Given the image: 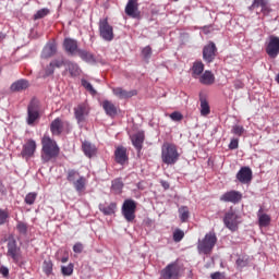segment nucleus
Here are the masks:
<instances>
[{
  "label": "nucleus",
  "mask_w": 279,
  "mask_h": 279,
  "mask_svg": "<svg viewBox=\"0 0 279 279\" xmlns=\"http://www.w3.org/2000/svg\"><path fill=\"white\" fill-rule=\"evenodd\" d=\"M180 160L178 146L173 143L165 142L161 146V161L163 165L173 166Z\"/></svg>",
  "instance_id": "f257e3e1"
},
{
  "label": "nucleus",
  "mask_w": 279,
  "mask_h": 279,
  "mask_svg": "<svg viewBox=\"0 0 279 279\" xmlns=\"http://www.w3.org/2000/svg\"><path fill=\"white\" fill-rule=\"evenodd\" d=\"M217 245V234L210 231L205 234L204 239L198 240L197 242V252L198 254H204V256H210L213 250Z\"/></svg>",
  "instance_id": "f03ea898"
},
{
  "label": "nucleus",
  "mask_w": 279,
  "mask_h": 279,
  "mask_svg": "<svg viewBox=\"0 0 279 279\" xmlns=\"http://www.w3.org/2000/svg\"><path fill=\"white\" fill-rule=\"evenodd\" d=\"M43 151L41 156L44 162H49L51 158H56L58 154H60V148H58V144L53 142L50 137H44L43 141Z\"/></svg>",
  "instance_id": "7ed1b4c3"
},
{
  "label": "nucleus",
  "mask_w": 279,
  "mask_h": 279,
  "mask_svg": "<svg viewBox=\"0 0 279 279\" xmlns=\"http://www.w3.org/2000/svg\"><path fill=\"white\" fill-rule=\"evenodd\" d=\"M223 223L228 230L231 232H236L239 230V225L241 223V216L234 210L230 208L223 217Z\"/></svg>",
  "instance_id": "20e7f679"
},
{
  "label": "nucleus",
  "mask_w": 279,
  "mask_h": 279,
  "mask_svg": "<svg viewBox=\"0 0 279 279\" xmlns=\"http://www.w3.org/2000/svg\"><path fill=\"white\" fill-rule=\"evenodd\" d=\"M40 119V107L38 105V100L33 99L27 107V125H34L36 121Z\"/></svg>",
  "instance_id": "39448f33"
},
{
  "label": "nucleus",
  "mask_w": 279,
  "mask_h": 279,
  "mask_svg": "<svg viewBox=\"0 0 279 279\" xmlns=\"http://www.w3.org/2000/svg\"><path fill=\"white\" fill-rule=\"evenodd\" d=\"M122 215L124 219L132 223L136 219V203L134 199H125L122 205Z\"/></svg>",
  "instance_id": "423d86ee"
},
{
  "label": "nucleus",
  "mask_w": 279,
  "mask_h": 279,
  "mask_svg": "<svg viewBox=\"0 0 279 279\" xmlns=\"http://www.w3.org/2000/svg\"><path fill=\"white\" fill-rule=\"evenodd\" d=\"M162 279L180 278V265L178 262L168 264L160 272Z\"/></svg>",
  "instance_id": "0eeeda50"
},
{
  "label": "nucleus",
  "mask_w": 279,
  "mask_h": 279,
  "mask_svg": "<svg viewBox=\"0 0 279 279\" xmlns=\"http://www.w3.org/2000/svg\"><path fill=\"white\" fill-rule=\"evenodd\" d=\"M36 141L34 140H26V142L22 146V151L20 154L21 158L24 160H31V158H34L36 154Z\"/></svg>",
  "instance_id": "6e6552de"
},
{
  "label": "nucleus",
  "mask_w": 279,
  "mask_h": 279,
  "mask_svg": "<svg viewBox=\"0 0 279 279\" xmlns=\"http://www.w3.org/2000/svg\"><path fill=\"white\" fill-rule=\"evenodd\" d=\"M256 8H260V12L264 14V16H269V14L272 12L269 0H253L252 4L248 7V10L250 12H254Z\"/></svg>",
  "instance_id": "1a4fd4ad"
},
{
  "label": "nucleus",
  "mask_w": 279,
  "mask_h": 279,
  "mask_svg": "<svg viewBox=\"0 0 279 279\" xmlns=\"http://www.w3.org/2000/svg\"><path fill=\"white\" fill-rule=\"evenodd\" d=\"M7 247V255L10 256L14 263H19V260H21V247L16 245V240H14V238L9 239Z\"/></svg>",
  "instance_id": "9d476101"
},
{
  "label": "nucleus",
  "mask_w": 279,
  "mask_h": 279,
  "mask_svg": "<svg viewBox=\"0 0 279 279\" xmlns=\"http://www.w3.org/2000/svg\"><path fill=\"white\" fill-rule=\"evenodd\" d=\"M266 53L269 58L276 59L279 54V37L271 35L266 46Z\"/></svg>",
  "instance_id": "9b49d317"
},
{
  "label": "nucleus",
  "mask_w": 279,
  "mask_h": 279,
  "mask_svg": "<svg viewBox=\"0 0 279 279\" xmlns=\"http://www.w3.org/2000/svg\"><path fill=\"white\" fill-rule=\"evenodd\" d=\"M89 112L90 109L88 108L87 104H80L77 107L74 108V117L78 125H82V123L86 121V118L88 117Z\"/></svg>",
  "instance_id": "f8f14e48"
},
{
  "label": "nucleus",
  "mask_w": 279,
  "mask_h": 279,
  "mask_svg": "<svg viewBox=\"0 0 279 279\" xmlns=\"http://www.w3.org/2000/svg\"><path fill=\"white\" fill-rule=\"evenodd\" d=\"M243 199V194L239 191H229L220 196V202L239 204Z\"/></svg>",
  "instance_id": "ddd939ff"
},
{
  "label": "nucleus",
  "mask_w": 279,
  "mask_h": 279,
  "mask_svg": "<svg viewBox=\"0 0 279 279\" xmlns=\"http://www.w3.org/2000/svg\"><path fill=\"white\" fill-rule=\"evenodd\" d=\"M217 57V46L215 43H210L209 45L205 46L203 48V60L207 62V64H210Z\"/></svg>",
  "instance_id": "4468645a"
},
{
  "label": "nucleus",
  "mask_w": 279,
  "mask_h": 279,
  "mask_svg": "<svg viewBox=\"0 0 279 279\" xmlns=\"http://www.w3.org/2000/svg\"><path fill=\"white\" fill-rule=\"evenodd\" d=\"M124 12L126 16H131V19H138L141 16V11H138V0H129Z\"/></svg>",
  "instance_id": "2eb2a0df"
},
{
  "label": "nucleus",
  "mask_w": 279,
  "mask_h": 279,
  "mask_svg": "<svg viewBox=\"0 0 279 279\" xmlns=\"http://www.w3.org/2000/svg\"><path fill=\"white\" fill-rule=\"evenodd\" d=\"M63 48L69 56H77L80 48L77 47V40L73 38H65L63 41Z\"/></svg>",
  "instance_id": "dca6fc26"
},
{
  "label": "nucleus",
  "mask_w": 279,
  "mask_h": 279,
  "mask_svg": "<svg viewBox=\"0 0 279 279\" xmlns=\"http://www.w3.org/2000/svg\"><path fill=\"white\" fill-rule=\"evenodd\" d=\"M236 180L241 184H250L252 182V169L250 167H242L236 173Z\"/></svg>",
  "instance_id": "f3484780"
},
{
  "label": "nucleus",
  "mask_w": 279,
  "mask_h": 279,
  "mask_svg": "<svg viewBox=\"0 0 279 279\" xmlns=\"http://www.w3.org/2000/svg\"><path fill=\"white\" fill-rule=\"evenodd\" d=\"M198 77L199 83L204 86H213L215 84V74L210 70H206Z\"/></svg>",
  "instance_id": "a211bd4d"
},
{
  "label": "nucleus",
  "mask_w": 279,
  "mask_h": 279,
  "mask_svg": "<svg viewBox=\"0 0 279 279\" xmlns=\"http://www.w3.org/2000/svg\"><path fill=\"white\" fill-rule=\"evenodd\" d=\"M132 144L137 151L143 149V143H145V132L141 131L131 137Z\"/></svg>",
  "instance_id": "6ab92c4d"
},
{
  "label": "nucleus",
  "mask_w": 279,
  "mask_h": 279,
  "mask_svg": "<svg viewBox=\"0 0 279 279\" xmlns=\"http://www.w3.org/2000/svg\"><path fill=\"white\" fill-rule=\"evenodd\" d=\"M76 56H78L83 62H87V64H95L97 62L95 54L88 50L80 49Z\"/></svg>",
  "instance_id": "aec40b11"
},
{
  "label": "nucleus",
  "mask_w": 279,
  "mask_h": 279,
  "mask_svg": "<svg viewBox=\"0 0 279 279\" xmlns=\"http://www.w3.org/2000/svg\"><path fill=\"white\" fill-rule=\"evenodd\" d=\"M29 88V82L27 80H19L10 86L11 93H21Z\"/></svg>",
  "instance_id": "412c9836"
},
{
  "label": "nucleus",
  "mask_w": 279,
  "mask_h": 279,
  "mask_svg": "<svg viewBox=\"0 0 279 279\" xmlns=\"http://www.w3.org/2000/svg\"><path fill=\"white\" fill-rule=\"evenodd\" d=\"M113 94L116 95V97H119V99H130V97L136 96L137 92L136 89H132L128 92L121 87H118L113 89Z\"/></svg>",
  "instance_id": "4be33fe9"
},
{
  "label": "nucleus",
  "mask_w": 279,
  "mask_h": 279,
  "mask_svg": "<svg viewBox=\"0 0 279 279\" xmlns=\"http://www.w3.org/2000/svg\"><path fill=\"white\" fill-rule=\"evenodd\" d=\"M58 52V46L54 43H48L41 52V58H53V54Z\"/></svg>",
  "instance_id": "5701e85b"
},
{
  "label": "nucleus",
  "mask_w": 279,
  "mask_h": 279,
  "mask_svg": "<svg viewBox=\"0 0 279 279\" xmlns=\"http://www.w3.org/2000/svg\"><path fill=\"white\" fill-rule=\"evenodd\" d=\"M63 129L64 122L60 118H57L51 122L50 130L54 136H60Z\"/></svg>",
  "instance_id": "b1692460"
},
{
  "label": "nucleus",
  "mask_w": 279,
  "mask_h": 279,
  "mask_svg": "<svg viewBox=\"0 0 279 279\" xmlns=\"http://www.w3.org/2000/svg\"><path fill=\"white\" fill-rule=\"evenodd\" d=\"M65 71H68L71 77H77L82 73L80 65L73 61H65Z\"/></svg>",
  "instance_id": "393cba45"
},
{
  "label": "nucleus",
  "mask_w": 279,
  "mask_h": 279,
  "mask_svg": "<svg viewBox=\"0 0 279 279\" xmlns=\"http://www.w3.org/2000/svg\"><path fill=\"white\" fill-rule=\"evenodd\" d=\"M114 156L116 162H118V165H125V162H128V150L125 147H118Z\"/></svg>",
  "instance_id": "a878e982"
},
{
  "label": "nucleus",
  "mask_w": 279,
  "mask_h": 279,
  "mask_svg": "<svg viewBox=\"0 0 279 279\" xmlns=\"http://www.w3.org/2000/svg\"><path fill=\"white\" fill-rule=\"evenodd\" d=\"M204 73V63L202 61H196L192 65V77L197 80Z\"/></svg>",
  "instance_id": "bb28decb"
},
{
  "label": "nucleus",
  "mask_w": 279,
  "mask_h": 279,
  "mask_svg": "<svg viewBox=\"0 0 279 279\" xmlns=\"http://www.w3.org/2000/svg\"><path fill=\"white\" fill-rule=\"evenodd\" d=\"M260 213H263V208H260L257 213L258 223L260 228H267V226L271 223V217H269V215L267 214H260Z\"/></svg>",
  "instance_id": "cd10ccee"
},
{
  "label": "nucleus",
  "mask_w": 279,
  "mask_h": 279,
  "mask_svg": "<svg viewBox=\"0 0 279 279\" xmlns=\"http://www.w3.org/2000/svg\"><path fill=\"white\" fill-rule=\"evenodd\" d=\"M82 148L87 158H93V155L97 151L95 145L90 144V142H84Z\"/></svg>",
  "instance_id": "c85d7f7f"
},
{
  "label": "nucleus",
  "mask_w": 279,
  "mask_h": 279,
  "mask_svg": "<svg viewBox=\"0 0 279 279\" xmlns=\"http://www.w3.org/2000/svg\"><path fill=\"white\" fill-rule=\"evenodd\" d=\"M119 112V108H117V106H114V104L110 102V101H106V114H108V117H111V119H114V117H117Z\"/></svg>",
  "instance_id": "c756f323"
},
{
  "label": "nucleus",
  "mask_w": 279,
  "mask_h": 279,
  "mask_svg": "<svg viewBox=\"0 0 279 279\" xmlns=\"http://www.w3.org/2000/svg\"><path fill=\"white\" fill-rule=\"evenodd\" d=\"M189 217H191V213L189 211L187 206H181L179 208V218L182 223H186L189 221Z\"/></svg>",
  "instance_id": "7c9ffc66"
},
{
  "label": "nucleus",
  "mask_w": 279,
  "mask_h": 279,
  "mask_svg": "<svg viewBox=\"0 0 279 279\" xmlns=\"http://www.w3.org/2000/svg\"><path fill=\"white\" fill-rule=\"evenodd\" d=\"M238 269H243L250 265V256L247 255H240L235 262Z\"/></svg>",
  "instance_id": "2f4dec72"
},
{
  "label": "nucleus",
  "mask_w": 279,
  "mask_h": 279,
  "mask_svg": "<svg viewBox=\"0 0 279 279\" xmlns=\"http://www.w3.org/2000/svg\"><path fill=\"white\" fill-rule=\"evenodd\" d=\"M201 114L202 117H208V114H210V106L206 98H201Z\"/></svg>",
  "instance_id": "473e14b6"
},
{
  "label": "nucleus",
  "mask_w": 279,
  "mask_h": 279,
  "mask_svg": "<svg viewBox=\"0 0 279 279\" xmlns=\"http://www.w3.org/2000/svg\"><path fill=\"white\" fill-rule=\"evenodd\" d=\"M73 186L77 193H82L84 189H86V178L80 177L75 183H73Z\"/></svg>",
  "instance_id": "72a5a7b5"
},
{
  "label": "nucleus",
  "mask_w": 279,
  "mask_h": 279,
  "mask_svg": "<svg viewBox=\"0 0 279 279\" xmlns=\"http://www.w3.org/2000/svg\"><path fill=\"white\" fill-rule=\"evenodd\" d=\"M111 190L119 195L123 191V181H121V179H114L112 181Z\"/></svg>",
  "instance_id": "f704fd0d"
},
{
  "label": "nucleus",
  "mask_w": 279,
  "mask_h": 279,
  "mask_svg": "<svg viewBox=\"0 0 279 279\" xmlns=\"http://www.w3.org/2000/svg\"><path fill=\"white\" fill-rule=\"evenodd\" d=\"M43 271L46 276H51L53 272V263H51V260H44Z\"/></svg>",
  "instance_id": "c9c22d12"
},
{
  "label": "nucleus",
  "mask_w": 279,
  "mask_h": 279,
  "mask_svg": "<svg viewBox=\"0 0 279 279\" xmlns=\"http://www.w3.org/2000/svg\"><path fill=\"white\" fill-rule=\"evenodd\" d=\"M36 197H38V193L31 192V193L26 194L24 202L28 206H33V204L36 202Z\"/></svg>",
  "instance_id": "e433bc0d"
},
{
  "label": "nucleus",
  "mask_w": 279,
  "mask_h": 279,
  "mask_svg": "<svg viewBox=\"0 0 279 279\" xmlns=\"http://www.w3.org/2000/svg\"><path fill=\"white\" fill-rule=\"evenodd\" d=\"M80 178H82V175H80V172L75 171V170H70L68 172V181L75 183Z\"/></svg>",
  "instance_id": "4c0bfd02"
},
{
  "label": "nucleus",
  "mask_w": 279,
  "mask_h": 279,
  "mask_svg": "<svg viewBox=\"0 0 279 279\" xmlns=\"http://www.w3.org/2000/svg\"><path fill=\"white\" fill-rule=\"evenodd\" d=\"M49 9L47 8H44V9H40L38 10L35 14H34V19L35 21H38L40 19H45V16L49 15Z\"/></svg>",
  "instance_id": "58836bf2"
},
{
  "label": "nucleus",
  "mask_w": 279,
  "mask_h": 279,
  "mask_svg": "<svg viewBox=\"0 0 279 279\" xmlns=\"http://www.w3.org/2000/svg\"><path fill=\"white\" fill-rule=\"evenodd\" d=\"M82 86H84L90 95H97V90H95V87H93V84L90 82L86 81V78H83L81 81Z\"/></svg>",
  "instance_id": "ea45409f"
},
{
  "label": "nucleus",
  "mask_w": 279,
  "mask_h": 279,
  "mask_svg": "<svg viewBox=\"0 0 279 279\" xmlns=\"http://www.w3.org/2000/svg\"><path fill=\"white\" fill-rule=\"evenodd\" d=\"M56 71L54 65L50 62L45 69H44V75L43 77H49L50 75H53Z\"/></svg>",
  "instance_id": "a19ab883"
},
{
  "label": "nucleus",
  "mask_w": 279,
  "mask_h": 279,
  "mask_svg": "<svg viewBox=\"0 0 279 279\" xmlns=\"http://www.w3.org/2000/svg\"><path fill=\"white\" fill-rule=\"evenodd\" d=\"M184 239V232L181 229H175L173 232V241L174 243H180Z\"/></svg>",
  "instance_id": "79ce46f5"
},
{
  "label": "nucleus",
  "mask_w": 279,
  "mask_h": 279,
  "mask_svg": "<svg viewBox=\"0 0 279 279\" xmlns=\"http://www.w3.org/2000/svg\"><path fill=\"white\" fill-rule=\"evenodd\" d=\"M231 132L232 134H235V136H242L243 132H245V129L243 128V125L235 124L232 126Z\"/></svg>",
  "instance_id": "37998d69"
},
{
  "label": "nucleus",
  "mask_w": 279,
  "mask_h": 279,
  "mask_svg": "<svg viewBox=\"0 0 279 279\" xmlns=\"http://www.w3.org/2000/svg\"><path fill=\"white\" fill-rule=\"evenodd\" d=\"M61 272L63 276H73V264L61 267Z\"/></svg>",
  "instance_id": "c03bdc74"
},
{
  "label": "nucleus",
  "mask_w": 279,
  "mask_h": 279,
  "mask_svg": "<svg viewBox=\"0 0 279 279\" xmlns=\"http://www.w3.org/2000/svg\"><path fill=\"white\" fill-rule=\"evenodd\" d=\"M16 230L20 232V234H27V223L17 221Z\"/></svg>",
  "instance_id": "a18cd8bd"
},
{
  "label": "nucleus",
  "mask_w": 279,
  "mask_h": 279,
  "mask_svg": "<svg viewBox=\"0 0 279 279\" xmlns=\"http://www.w3.org/2000/svg\"><path fill=\"white\" fill-rule=\"evenodd\" d=\"M114 39V33L112 31V26L106 24V40L110 41Z\"/></svg>",
  "instance_id": "49530a36"
},
{
  "label": "nucleus",
  "mask_w": 279,
  "mask_h": 279,
  "mask_svg": "<svg viewBox=\"0 0 279 279\" xmlns=\"http://www.w3.org/2000/svg\"><path fill=\"white\" fill-rule=\"evenodd\" d=\"M51 63L54 69H62V66H65L66 61H64V59H54Z\"/></svg>",
  "instance_id": "de8ad7c7"
},
{
  "label": "nucleus",
  "mask_w": 279,
  "mask_h": 279,
  "mask_svg": "<svg viewBox=\"0 0 279 279\" xmlns=\"http://www.w3.org/2000/svg\"><path fill=\"white\" fill-rule=\"evenodd\" d=\"M142 56L144 60H149L151 58V46H146L142 49Z\"/></svg>",
  "instance_id": "09e8293b"
},
{
  "label": "nucleus",
  "mask_w": 279,
  "mask_h": 279,
  "mask_svg": "<svg viewBox=\"0 0 279 279\" xmlns=\"http://www.w3.org/2000/svg\"><path fill=\"white\" fill-rule=\"evenodd\" d=\"M9 217L10 214H8V211L0 209V226H3L8 221Z\"/></svg>",
  "instance_id": "8fccbe9b"
},
{
  "label": "nucleus",
  "mask_w": 279,
  "mask_h": 279,
  "mask_svg": "<svg viewBox=\"0 0 279 279\" xmlns=\"http://www.w3.org/2000/svg\"><path fill=\"white\" fill-rule=\"evenodd\" d=\"M99 32H100L101 38L106 40V20H100Z\"/></svg>",
  "instance_id": "3c124183"
},
{
  "label": "nucleus",
  "mask_w": 279,
  "mask_h": 279,
  "mask_svg": "<svg viewBox=\"0 0 279 279\" xmlns=\"http://www.w3.org/2000/svg\"><path fill=\"white\" fill-rule=\"evenodd\" d=\"M117 213V203H110L106 209V215H114Z\"/></svg>",
  "instance_id": "603ef678"
},
{
  "label": "nucleus",
  "mask_w": 279,
  "mask_h": 279,
  "mask_svg": "<svg viewBox=\"0 0 279 279\" xmlns=\"http://www.w3.org/2000/svg\"><path fill=\"white\" fill-rule=\"evenodd\" d=\"M170 119L172 121H182V119H184V116H182L180 113V111H173L171 114H170Z\"/></svg>",
  "instance_id": "864d4df0"
},
{
  "label": "nucleus",
  "mask_w": 279,
  "mask_h": 279,
  "mask_svg": "<svg viewBox=\"0 0 279 279\" xmlns=\"http://www.w3.org/2000/svg\"><path fill=\"white\" fill-rule=\"evenodd\" d=\"M83 251H84V245H82V243L74 244L73 252H75V254H82Z\"/></svg>",
  "instance_id": "5fc2aeb1"
},
{
  "label": "nucleus",
  "mask_w": 279,
  "mask_h": 279,
  "mask_svg": "<svg viewBox=\"0 0 279 279\" xmlns=\"http://www.w3.org/2000/svg\"><path fill=\"white\" fill-rule=\"evenodd\" d=\"M229 149H239V140H231Z\"/></svg>",
  "instance_id": "6e6d98bb"
},
{
  "label": "nucleus",
  "mask_w": 279,
  "mask_h": 279,
  "mask_svg": "<svg viewBox=\"0 0 279 279\" xmlns=\"http://www.w3.org/2000/svg\"><path fill=\"white\" fill-rule=\"evenodd\" d=\"M0 274H1V276H3V278H8V276L10 275V270L8 269V267L2 266L0 268Z\"/></svg>",
  "instance_id": "4d7b16f0"
},
{
  "label": "nucleus",
  "mask_w": 279,
  "mask_h": 279,
  "mask_svg": "<svg viewBox=\"0 0 279 279\" xmlns=\"http://www.w3.org/2000/svg\"><path fill=\"white\" fill-rule=\"evenodd\" d=\"M233 86H234V88H235L236 90H239V89L243 88V87L245 86V84H243V83L241 82V80H235V81L233 82Z\"/></svg>",
  "instance_id": "13d9d810"
},
{
  "label": "nucleus",
  "mask_w": 279,
  "mask_h": 279,
  "mask_svg": "<svg viewBox=\"0 0 279 279\" xmlns=\"http://www.w3.org/2000/svg\"><path fill=\"white\" fill-rule=\"evenodd\" d=\"M211 279H223V275L221 272L217 271L210 275Z\"/></svg>",
  "instance_id": "bf43d9fd"
},
{
  "label": "nucleus",
  "mask_w": 279,
  "mask_h": 279,
  "mask_svg": "<svg viewBox=\"0 0 279 279\" xmlns=\"http://www.w3.org/2000/svg\"><path fill=\"white\" fill-rule=\"evenodd\" d=\"M160 184H161V186L165 189V191H167V190H169V182H167V181H161L160 182Z\"/></svg>",
  "instance_id": "052dcab7"
},
{
  "label": "nucleus",
  "mask_w": 279,
  "mask_h": 279,
  "mask_svg": "<svg viewBox=\"0 0 279 279\" xmlns=\"http://www.w3.org/2000/svg\"><path fill=\"white\" fill-rule=\"evenodd\" d=\"M99 208H100L101 213H104V215H106V206L100 205Z\"/></svg>",
  "instance_id": "680f3d73"
},
{
  "label": "nucleus",
  "mask_w": 279,
  "mask_h": 279,
  "mask_svg": "<svg viewBox=\"0 0 279 279\" xmlns=\"http://www.w3.org/2000/svg\"><path fill=\"white\" fill-rule=\"evenodd\" d=\"M69 262V257H62L61 258V263H68Z\"/></svg>",
  "instance_id": "e2e57ef3"
},
{
  "label": "nucleus",
  "mask_w": 279,
  "mask_h": 279,
  "mask_svg": "<svg viewBox=\"0 0 279 279\" xmlns=\"http://www.w3.org/2000/svg\"><path fill=\"white\" fill-rule=\"evenodd\" d=\"M102 109L106 110V101L101 102Z\"/></svg>",
  "instance_id": "0e129e2a"
},
{
  "label": "nucleus",
  "mask_w": 279,
  "mask_h": 279,
  "mask_svg": "<svg viewBox=\"0 0 279 279\" xmlns=\"http://www.w3.org/2000/svg\"><path fill=\"white\" fill-rule=\"evenodd\" d=\"M75 1H76V3H81L82 0H75Z\"/></svg>",
  "instance_id": "69168bd1"
},
{
  "label": "nucleus",
  "mask_w": 279,
  "mask_h": 279,
  "mask_svg": "<svg viewBox=\"0 0 279 279\" xmlns=\"http://www.w3.org/2000/svg\"><path fill=\"white\" fill-rule=\"evenodd\" d=\"M172 1H178V0H172Z\"/></svg>",
  "instance_id": "338daca9"
}]
</instances>
